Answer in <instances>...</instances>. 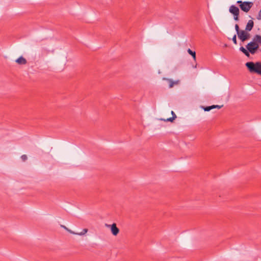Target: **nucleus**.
Segmentation results:
<instances>
[{
    "instance_id": "nucleus-17",
    "label": "nucleus",
    "mask_w": 261,
    "mask_h": 261,
    "mask_svg": "<svg viewBox=\"0 0 261 261\" xmlns=\"http://www.w3.org/2000/svg\"><path fill=\"white\" fill-rule=\"evenodd\" d=\"M239 14H234L233 15L234 19L236 21H238L239 20Z\"/></svg>"
},
{
    "instance_id": "nucleus-8",
    "label": "nucleus",
    "mask_w": 261,
    "mask_h": 261,
    "mask_svg": "<svg viewBox=\"0 0 261 261\" xmlns=\"http://www.w3.org/2000/svg\"><path fill=\"white\" fill-rule=\"evenodd\" d=\"M16 62L19 65H25L27 63V60L21 56L16 60Z\"/></svg>"
},
{
    "instance_id": "nucleus-10",
    "label": "nucleus",
    "mask_w": 261,
    "mask_h": 261,
    "mask_svg": "<svg viewBox=\"0 0 261 261\" xmlns=\"http://www.w3.org/2000/svg\"><path fill=\"white\" fill-rule=\"evenodd\" d=\"M201 108L204 110V111H210L211 110L213 109V106H207V107H204L201 106Z\"/></svg>"
},
{
    "instance_id": "nucleus-24",
    "label": "nucleus",
    "mask_w": 261,
    "mask_h": 261,
    "mask_svg": "<svg viewBox=\"0 0 261 261\" xmlns=\"http://www.w3.org/2000/svg\"><path fill=\"white\" fill-rule=\"evenodd\" d=\"M196 66H197V64H196L195 65V66H194L193 67H194V68H196Z\"/></svg>"
},
{
    "instance_id": "nucleus-18",
    "label": "nucleus",
    "mask_w": 261,
    "mask_h": 261,
    "mask_svg": "<svg viewBox=\"0 0 261 261\" xmlns=\"http://www.w3.org/2000/svg\"><path fill=\"white\" fill-rule=\"evenodd\" d=\"M257 18L258 20L261 19V10L259 11V12L258 13V15H257Z\"/></svg>"
},
{
    "instance_id": "nucleus-19",
    "label": "nucleus",
    "mask_w": 261,
    "mask_h": 261,
    "mask_svg": "<svg viewBox=\"0 0 261 261\" xmlns=\"http://www.w3.org/2000/svg\"><path fill=\"white\" fill-rule=\"evenodd\" d=\"M212 106H213V109H215V108L220 109L223 106L212 105Z\"/></svg>"
},
{
    "instance_id": "nucleus-2",
    "label": "nucleus",
    "mask_w": 261,
    "mask_h": 261,
    "mask_svg": "<svg viewBox=\"0 0 261 261\" xmlns=\"http://www.w3.org/2000/svg\"><path fill=\"white\" fill-rule=\"evenodd\" d=\"M251 73H256L261 75V62H247L245 64Z\"/></svg>"
},
{
    "instance_id": "nucleus-12",
    "label": "nucleus",
    "mask_w": 261,
    "mask_h": 261,
    "mask_svg": "<svg viewBox=\"0 0 261 261\" xmlns=\"http://www.w3.org/2000/svg\"><path fill=\"white\" fill-rule=\"evenodd\" d=\"M175 119V117H172L167 118V119H161V120H164V121L172 122Z\"/></svg>"
},
{
    "instance_id": "nucleus-9",
    "label": "nucleus",
    "mask_w": 261,
    "mask_h": 261,
    "mask_svg": "<svg viewBox=\"0 0 261 261\" xmlns=\"http://www.w3.org/2000/svg\"><path fill=\"white\" fill-rule=\"evenodd\" d=\"M188 53L192 56L194 60L196 61V52L195 51L192 50L191 49L189 48L187 50Z\"/></svg>"
},
{
    "instance_id": "nucleus-1",
    "label": "nucleus",
    "mask_w": 261,
    "mask_h": 261,
    "mask_svg": "<svg viewBox=\"0 0 261 261\" xmlns=\"http://www.w3.org/2000/svg\"><path fill=\"white\" fill-rule=\"evenodd\" d=\"M261 44V36L255 35L252 40L248 43L246 46V48L243 46L240 47V50L242 51L246 57H250V54L254 55L257 53L259 49V44Z\"/></svg>"
},
{
    "instance_id": "nucleus-15",
    "label": "nucleus",
    "mask_w": 261,
    "mask_h": 261,
    "mask_svg": "<svg viewBox=\"0 0 261 261\" xmlns=\"http://www.w3.org/2000/svg\"><path fill=\"white\" fill-rule=\"evenodd\" d=\"M21 160H22L23 162H24V161H25L27 160L28 157H27V155H25V154H23V155H22L21 156Z\"/></svg>"
},
{
    "instance_id": "nucleus-5",
    "label": "nucleus",
    "mask_w": 261,
    "mask_h": 261,
    "mask_svg": "<svg viewBox=\"0 0 261 261\" xmlns=\"http://www.w3.org/2000/svg\"><path fill=\"white\" fill-rule=\"evenodd\" d=\"M106 226L108 227H110L111 232L114 236H116L118 234L119 229L117 227L115 223H113L112 225H108L106 224Z\"/></svg>"
},
{
    "instance_id": "nucleus-6",
    "label": "nucleus",
    "mask_w": 261,
    "mask_h": 261,
    "mask_svg": "<svg viewBox=\"0 0 261 261\" xmlns=\"http://www.w3.org/2000/svg\"><path fill=\"white\" fill-rule=\"evenodd\" d=\"M229 11L232 14H239L240 10L239 9L234 5H231L229 9Z\"/></svg>"
},
{
    "instance_id": "nucleus-21",
    "label": "nucleus",
    "mask_w": 261,
    "mask_h": 261,
    "mask_svg": "<svg viewBox=\"0 0 261 261\" xmlns=\"http://www.w3.org/2000/svg\"><path fill=\"white\" fill-rule=\"evenodd\" d=\"M171 114L172 115V117H175V118H176V115L173 111H171Z\"/></svg>"
},
{
    "instance_id": "nucleus-13",
    "label": "nucleus",
    "mask_w": 261,
    "mask_h": 261,
    "mask_svg": "<svg viewBox=\"0 0 261 261\" xmlns=\"http://www.w3.org/2000/svg\"><path fill=\"white\" fill-rule=\"evenodd\" d=\"M235 30L237 32V35H238V33L239 34L241 31V30H240L239 26L238 24H236L235 25Z\"/></svg>"
},
{
    "instance_id": "nucleus-14",
    "label": "nucleus",
    "mask_w": 261,
    "mask_h": 261,
    "mask_svg": "<svg viewBox=\"0 0 261 261\" xmlns=\"http://www.w3.org/2000/svg\"><path fill=\"white\" fill-rule=\"evenodd\" d=\"M232 40L233 41V42L234 43V44H237V36L236 35H234L232 38Z\"/></svg>"
},
{
    "instance_id": "nucleus-7",
    "label": "nucleus",
    "mask_w": 261,
    "mask_h": 261,
    "mask_svg": "<svg viewBox=\"0 0 261 261\" xmlns=\"http://www.w3.org/2000/svg\"><path fill=\"white\" fill-rule=\"evenodd\" d=\"M254 26V22L252 20H249L246 26L245 30L246 31L250 32Z\"/></svg>"
},
{
    "instance_id": "nucleus-16",
    "label": "nucleus",
    "mask_w": 261,
    "mask_h": 261,
    "mask_svg": "<svg viewBox=\"0 0 261 261\" xmlns=\"http://www.w3.org/2000/svg\"><path fill=\"white\" fill-rule=\"evenodd\" d=\"M179 83H170L169 85V88H171L173 87L174 85H177Z\"/></svg>"
},
{
    "instance_id": "nucleus-22",
    "label": "nucleus",
    "mask_w": 261,
    "mask_h": 261,
    "mask_svg": "<svg viewBox=\"0 0 261 261\" xmlns=\"http://www.w3.org/2000/svg\"><path fill=\"white\" fill-rule=\"evenodd\" d=\"M61 227L63 228L64 229H65L66 230H68V228L66 227L65 226L63 225H60Z\"/></svg>"
},
{
    "instance_id": "nucleus-11",
    "label": "nucleus",
    "mask_w": 261,
    "mask_h": 261,
    "mask_svg": "<svg viewBox=\"0 0 261 261\" xmlns=\"http://www.w3.org/2000/svg\"><path fill=\"white\" fill-rule=\"evenodd\" d=\"M88 229L84 228L81 232H76V234L79 236H84L88 232Z\"/></svg>"
},
{
    "instance_id": "nucleus-20",
    "label": "nucleus",
    "mask_w": 261,
    "mask_h": 261,
    "mask_svg": "<svg viewBox=\"0 0 261 261\" xmlns=\"http://www.w3.org/2000/svg\"><path fill=\"white\" fill-rule=\"evenodd\" d=\"M67 231H68L69 233H71V234H76V232H75L74 231H73L72 230L69 229L68 228V230H67Z\"/></svg>"
},
{
    "instance_id": "nucleus-3",
    "label": "nucleus",
    "mask_w": 261,
    "mask_h": 261,
    "mask_svg": "<svg viewBox=\"0 0 261 261\" xmlns=\"http://www.w3.org/2000/svg\"><path fill=\"white\" fill-rule=\"evenodd\" d=\"M237 4L239 5L241 10L245 12H248L253 5V3L251 2H242V1H237Z\"/></svg>"
},
{
    "instance_id": "nucleus-23",
    "label": "nucleus",
    "mask_w": 261,
    "mask_h": 261,
    "mask_svg": "<svg viewBox=\"0 0 261 261\" xmlns=\"http://www.w3.org/2000/svg\"><path fill=\"white\" fill-rule=\"evenodd\" d=\"M168 80V82H173L172 80Z\"/></svg>"
},
{
    "instance_id": "nucleus-4",
    "label": "nucleus",
    "mask_w": 261,
    "mask_h": 261,
    "mask_svg": "<svg viewBox=\"0 0 261 261\" xmlns=\"http://www.w3.org/2000/svg\"><path fill=\"white\" fill-rule=\"evenodd\" d=\"M249 31L245 30H241V32L238 35V38L241 40L242 42H244L250 38V34L248 33Z\"/></svg>"
}]
</instances>
